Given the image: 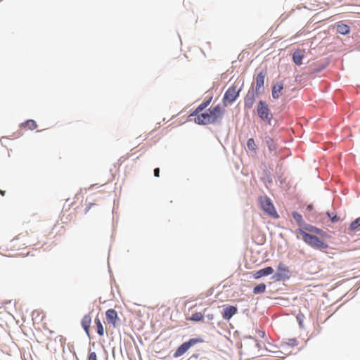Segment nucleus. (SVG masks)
<instances>
[{"instance_id":"f257e3e1","label":"nucleus","mask_w":360,"mask_h":360,"mask_svg":"<svg viewBox=\"0 0 360 360\" xmlns=\"http://www.w3.org/2000/svg\"><path fill=\"white\" fill-rule=\"evenodd\" d=\"M224 114V110L219 104L210 107L207 111L198 114L194 117V122L198 124H208L220 121Z\"/></svg>"},{"instance_id":"f03ea898","label":"nucleus","mask_w":360,"mask_h":360,"mask_svg":"<svg viewBox=\"0 0 360 360\" xmlns=\"http://www.w3.org/2000/svg\"><path fill=\"white\" fill-rule=\"evenodd\" d=\"M34 245V241L29 236V233L25 231L19 233L15 238L11 240L9 248L13 251H18L28 246Z\"/></svg>"},{"instance_id":"7ed1b4c3","label":"nucleus","mask_w":360,"mask_h":360,"mask_svg":"<svg viewBox=\"0 0 360 360\" xmlns=\"http://www.w3.org/2000/svg\"><path fill=\"white\" fill-rule=\"evenodd\" d=\"M302 236V240L314 248L323 250L328 248V245L316 236L311 235L302 229L297 231Z\"/></svg>"},{"instance_id":"20e7f679","label":"nucleus","mask_w":360,"mask_h":360,"mask_svg":"<svg viewBox=\"0 0 360 360\" xmlns=\"http://www.w3.org/2000/svg\"><path fill=\"white\" fill-rule=\"evenodd\" d=\"M257 111L259 117L264 121L266 122L269 124H271L273 115L268 107L266 102L260 101L258 103Z\"/></svg>"},{"instance_id":"39448f33","label":"nucleus","mask_w":360,"mask_h":360,"mask_svg":"<svg viewBox=\"0 0 360 360\" xmlns=\"http://www.w3.org/2000/svg\"><path fill=\"white\" fill-rule=\"evenodd\" d=\"M259 203L261 208L266 214H267L268 215L271 216L273 218H278L279 216L277 212L276 211L275 207L270 198L267 197L260 198Z\"/></svg>"},{"instance_id":"423d86ee","label":"nucleus","mask_w":360,"mask_h":360,"mask_svg":"<svg viewBox=\"0 0 360 360\" xmlns=\"http://www.w3.org/2000/svg\"><path fill=\"white\" fill-rule=\"evenodd\" d=\"M240 91V89L237 88V86L232 85L225 92L223 97V104L224 106L232 104L239 96Z\"/></svg>"},{"instance_id":"0eeeda50","label":"nucleus","mask_w":360,"mask_h":360,"mask_svg":"<svg viewBox=\"0 0 360 360\" xmlns=\"http://www.w3.org/2000/svg\"><path fill=\"white\" fill-rule=\"evenodd\" d=\"M201 342L200 340L196 338H191L188 341L181 344L174 353V357H179L186 353L191 347L194 346L198 342Z\"/></svg>"},{"instance_id":"6e6552de","label":"nucleus","mask_w":360,"mask_h":360,"mask_svg":"<svg viewBox=\"0 0 360 360\" xmlns=\"http://www.w3.org/2000/svg\"><path fill=\"white\" fill-rule=\"evenodd\" d=\"M105 319L108 324L112 326L113 328L116 327V322L118 319V316L115 309H108L105 312Z\"/></svg>"},{"instance_id":"1a4fd4ad","label":"nucleus","mask_w":360,"mask_h":360,"mask_svg":"<svg viewBox=\"0 0 360 360\" xmlns=\"http://www.w3.org/2000/svg\"><path fill=\"white\" fill-rule=\"evenodd\" d=\"M265 77H266V72L264 71L258 73L256 77L255 91L258 94L262 93L263 91Z\"/></svg>"},{"instance_id":"9d476101","label":"nucleus","mask_w":360,"mask_h":360,"mask_svg":"<svg viewBox=\"0 0 360 360\" xmlns=\"http://www.w3.org/2000/svg\"><path fill=\"white\" fill-rule=\"evenodd\" d=\"M306 51L304 49H297L292 53V60L297 65L302 64V59L305 56Z\"/></svg>"},{"instance_id":"9b49d317","label":"nucleus","mask_w":360,"mask_h":360,"mask_svg":"<svg viewBox=\"0 0 360 360\" xmlns=\"http://www.w3.org/2000/svg\"><path fill=\"white\" fill-rule=\"evenodd\" d=\"M238 312V309L234 306H228L224 309L222 316L225 320H229Z\"/></svg>"},{"instance_id":"f8f14e48","label":"nucleus","mask_w":360,"mask_h":360,"mask_svg":"<svg viewBox=\"0 0 360 360\" xmlns=\"http://www.w3.org/2000/svg\"><path fill=\"white\" fill-rule=\"evenodd\" d=\"M274 273V269L271 266H268L266 268H264L262 269H260L257 271H256L254 274V276L255 278H259L262 276H266L270 274H272Z\"/></svg>"},{"instance_id":"ddd939ff","label":"nucleus","mask_w":360,"mask_h":360,"mask_svg":"<svg viewBox=\"0 0 360 360\" xmlns=\"http://www.w3.org/2000/svg\"><path fill=\"white\" fill-rule=\"evenodd\" d=\"M335 27L337 29V32L341 34L346 35L350 32L349 27L342 23V22H338L335 24Z\"/></svg>"},{"instance_id":"4468645a","label":"nucleus","mask_w":360,"mask_h":360,"mask_svg":"<svg viewBox=\"0 0 360 360\" xmlns=\"http://www.w3.org/2000/svg\"><path fill=\"white\" fill-rule=\"evenodd\" d=\"M283 89V84L282 82H278L274 84L272 87V97L274 99H278L280 97V93Z\"/></svg>"},{"instance_id":"2eb2a0df","label":"nucleus","mask_w":360,"mask_h":360,"mask_svg":"<svg viewBox=\"0 0 360 360\" xmlns=\"http://www.w3.org/2000/svg\"><path fill=\"white\" fill-rule=\"evenodd\" d=\"M91 323V318L89 315H86L83 317L82 320V326L84 330L86 331V334L89 335V328Z\"/></svg>"},{"instance_id":"dca6fc26","label":"nucleus","mask_w":360,"mask_h":360,"mask_svg":"<svg viewBox=\"0 0 360 360\" xmlns=\"http://www.w3.org/2000/svg\"><path fill=\"white\" fill-rule=\"evenodd\" d=\"M211 99L205 101L202 103L200 105H199L197 108L194 110V112L191 115V117L197 116L198 114H200L203 112L202 111L209 105L210 103Z\"/></svg>"},{"instance_id":"f3484780","label":"nucleus","mask_w":360,"mask_h":360,"mask_svg":"<svg viewBox=\"0 0 360 360\" xmlns=\"http://www.w3.org/2000/svg\"><path fill=\"white\" fill-rule=\"evenodd\" d=\"M289 273V270L288 267L283 263H280L278 266V273L277 275L278 277H287Z\"/></svg>"},{"instance_id":"a211bd4d","label":"nucleus","mask_w":360,"mask_h":360,"mask_svg":"<svg viewBox=\"0 0 360 360\" xmlns=\"http://www.w3.org/2000/svg\"><path fill=\"white\" fill-rule=\"evenodd\" d=\"M20 127L22 128L34 130L37 127V124L34 120H27L25 122L22 123Z\"/></svg>"},{"instance_id":"6ab92c4d","label":"nucleus","mask_w":360,"mask_h":360,"mask_svg":"<svg viewBox=\"0 0 360 360\" xmlns=\"http://www.w3.org/2000/svg\"><path fill=\"white\" fill-rule=\"evenodd\" d=\"M265 142L270 151H275L276 150V144L272 138L270 136H266Z\"/></svg>"},{"instance_id":"aec40b11","label":"nucleus","mask_w":360,"mask_h":360,"mask_svg":"<svg viewBox=\"0 0 360 360\" xmlns=\"http://www.w3.org/2000/svg\"><path fill=\"white\" fill-rule=\"evenodd\" d=\"M95 324H96V330H97L98 334L100 336H103L104 335V328H103V326L101 320L98 318L95 319Z\"/></svg>"},{"instance_id":"412c9836","label":"nucleus","mask_w":360,"mask_h":360,"mask_svg":"<svg viewBox=\"0 0 360 360\" xmlns=\"http://www.w3.org/2000/svg\"><path fill=\"white\" fill-rule=\"evenodd\" d=\"M247 146L250 151L256 153L257 147L254 139L250 138L248 140Z\"/></svg>"},{"instance_id":"4be33fe9","label":"nucleus","mask_w":360,"mask_h":360,"mask_svg":"<svg viewBox=\"0 0 360 360\" xmlns=\"http://www.w3.org/2000/svg\"><path fill=\"white\" fill-rule=\"evenodd\" d=\"M266 285L264 283H260L256 285L253 289V292L255 294L263 293L265 292Z\"/></svg>"},{"instance_id":"5701e85b","label":"nucleus","mask_w":360,"mask_h":360,"mask_svg":"<svg viewBox=\"0 0 360 360\" xmlns=\"http://www.w3.org/2000/svg\"><path fill=\"white\" fill-rule=\"evenodd\" d=\"M360 226V217L353 221L349 225V230L351 231H355Z\"/></svg>"},{"instance_id":"b1692460","label":"nucleus","mask_w":360,"mask_h":360,"mask_svg":"<svg viewBox=\"0 0 360 360\" xmlns=\"http://www.w3.org/2000/svg\"><path fill=\"white\" fill-rule=\"evenodd\" d=\"M203 317L204 316L201 312H195L193 314L190 319L194 321H200L203 319Z\"/></svg>"},{"instance_id":"393cba45","label":"nucleus","mask_w":360,"mask_h":360,"mask_svg":"<svg viewBox=\"0 0 360 360\" xmlns=\"http://www.w3.org/2000/svg\"><path fill=\"white\" fill-rule=\"evenodd\" d=\"M292 215L297 224L301 225L303 221L302 216L297 212H293Z\"/></svg>"},{"instance_id":"a878e982","label":"nucleus","mask_w":360,"mask_h":360,"mask_svg":"<svg viewBox=\"0 0 360 360\" xmlns=\"http://www.w3.org/2000/svg\"><path fill=\"white\" fill-rule=\"evenodd\" d=\"M327 215L328 217L330 219V221L333 222V223H335V222H338V221H340V217H338L336 214H335L334 213H330V212H327Z\"/></svg>"},{"instance_id":"bb28decb","label":"nucleus","mask_w":360,"mask_h":360,"mask_svg":"<svg viewBox=\"0 0 360 360\" xmlns=\"http://www.w3.org/2000/svg\"><path fill=\"white\" fill-rule=\"evenodd\" d=\"M87 360H98L96 353L95 352H89Z\"/></svg>"},{"instance_id":"cd10ccee","label":"nucleus","mask_w":360,"mask_h":360,"mask_svg":"<svg viewBox=\"0 0 360 360\" xmlns=\"http://www.w3.org/2000/svg\"><path fill=\"white\" fill-rule=\"evenodd\" d=\"M307 229H308L309 231H313V232H314V233H318V234H321V232H322V231H321V230H320L319 229L316 228V227H314V226H310V227H309V228H308Z\"/></svg>"},{"instance_id":"c85d7f7f","label":"nucleus","mask_w":360,"mask_h":360,"mask_svg":"<svg viewBox=\"0 0 360 360\" xmlns=\"http://www.w3.org/2000/svg\"><path fill=\"white\" fill-rule=\"evenodd\" d=\"M154 175L156 177H159L160 176V169L159 168H155L154 169Z\"/></svg>"},{"instance_id":"c756f323","label":"nucleus","mask_w":360,"mask_h":360,"mask_svg":"<svg viewBox=\"0 0 360 360\" xmlns=\"http://www.w3.org/2000/svg\"><path fill=\"white\" fill-rule=\"evenodd\" d=\"M307 209L308 210H311L313 209V205H309L307 207Z\"/></svg>"},{"instance_id":"7c9ffc66","label":"nucleus","mask_w":360,"mask_h":360,"mask_svg":"<svg viewBox=\"0 0 360 360\" xmlns=\"http://www.w3.org/2000/svg\"><path fill=\"white\" fill-rule=\"evenodd\" d=\"M259 335H260L261 337H264V335H265V333H264V331H261V330H259Z\"/></svg>"},{"instance_id":"2f4dec72","label":"nucleus","mask_w":360,"mask_h":360,"mask_svg":"<svg viewBox=\"0 0 360 360\" xmlns=\"http://www.w3.org/2000/svg\"><path fill=\"white\" fill-rule=\"evenodd\" d=\"M0 193H1L2 195H4L5 191H0Z\"/></svg>"}]
</instances>
